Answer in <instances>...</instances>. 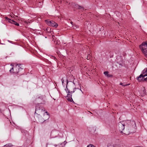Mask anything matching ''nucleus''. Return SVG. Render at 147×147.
Segmentation results:
<instances>
[{
  "mask_svg": "<svg viewBox=\"0 0 147 147\" xmlns=\"http://www.w3.org/2000/svg\"><path fill=\"white\" fill-rule=\"evenodd\" d=\"M43 111V110L40 109V107L38 108V106H36L35 115H36V114L38 115L39 121L41 123H43L44 121L45 120H44L43 118H41L40 116V112Z\"/></svg>",
  "mask_w": 147,
  "mask_h": 147,
  "instance_id": "f257e3e1",
  "label": "nucleus"
},
{
  "mask_svg": "<svg viewBox=\"0 0 147 147\" xmlns=\"http://www.w3.org/2000/svg\"><path fill=\"white\" fill-rule=\"evenodd\" d=\"M140 48L146 57L147 58V42H143L140 46Z\"/></svg>",
  "mask_w": 147,
  "mask_h": 147,
  "instance_id": "f03ea898",
  "label": "nucleus"
},
{
  "mask_svg": "<svg viewBox=\"0 0 147 147\" xmlns=\"http://www.w3.org/2000/svg\"><path fill=\"white\" fill-rule=\"evenodd\" d=\"M22 64H16V66L14 68L12 67V68L9 70V71L11 73L13 71H14L13 72L17 73H18L20 70L22 69V66H21Z\"/></svg>",
  "mask_w": 147,
  "mask_h": 147,
  "instance_id": "7ed1b4c3",
  "label": "nucleus"
},
{
  "mask_svg": "<svg viewBox=\"0 0 147 147\" xmlns=\"http://www.w3.org/2000/svg\"><path fill=\"white\" fill-rule=\"evenodd\" d=\"M144 75L141 74L138 77L137 79L139 81H141L144 78V77L147 76V68L145 69L143 71Z\"/></svg>",
  "mask_w": 147,
  "mask_h": 147,
  "instance_id": "20e7f679",
  "label": "nucleus"
},
{
  "mask_svg": "<svg viewBox=\"0 0 147 147\" xmlns=\"http://www.w3.org/2000/svg\"><path fill=\"white\" fill-rule=\"evenodd\" d=\"M125 124L124 121L120 122L118 124V129L120 132L122 133L125 128Z\"/></svg>",
  "mask_w": 147,
  "mask_h": 147,
  "instance_id": "39448f33",
  "label": "nucleus"
},
{
  "mask_svg": "<svg viewBox=\"0 0 147 147\" xmlns=\"http://www.w3.org/2000/svg\"><path fill=\"white\" fill-rule=\"evenodd\" d=\"M45 21L47 24L49 26L55 28H56L58 26L57 24L53 21H51L47 20H46Z\"/></svg>",
  "mask_w": 147,
  "mask_h": 147,
  "instance_id": "423d86ee",
  "label": "nucleus"
},
{
  "mask_svg": "<svg viewBox=\"0 0 147 147\" xmlns=\"http://www.w3.org/2000/svg\"><path fill=\"white\" fill-rule=\"evenodd\" d=\"M5 18L6 20V21L9 22L11 24H14L15 25L17 26H19V24L15 22L14 20H11L10 19L8 18L7 17H5Z\"/></svg>",
  "mask_w": 147,
  "mask_h": 147,
  "instance_id": "0eeeda50",
  "label": "nucleus"
},
{
  "mask_svg": "<svg viewBox=\"0 0 147 147\" xmlns=\"http://www.w3.org/2000/svg\"><path fill=\"white\" fill-rule=\"evenodd\" d=\"M68 80H67V84H68ZM66 88L67 89V90H66V89H65V90H66V92L67 93H68V94H69V93L70 94H72L73 93H74L75 90H76V89H77L78 88H74L73 89V91H70V90H68L67 88V86H66Z\"/></svg>",
  "mask_w": 147,
  "mask_h": 147,
  "instance_id": "6e6552de",
  "label": "nucleus"
},
{
  "mask_svg": "<svg viewBox=\"0 0 147 147\" xmlns=\"http://www.w3.org/2000/svg\"><path fill=\"white\" fill-rule=\"evenodd\" d=\"M71 96L72 95L71 94H67L66 98L68 100V101L71 102H72V101H73Z\"/></svg>",
  "mask_w": 147,
  "mask_h": 147,
  "instance_id": "1a4fd4ad",
  "label": "nucleus"
},
{
  "mask_svg": "<svg viewBox=\"0 0 147 147\" xmlns=\"http://www.w3.org/2000/svg\"><path fill=\"white\" fill-rule=\"evenodd\" d=\"M146 92L145 90L141 91L140 92V96H144L146 94Z\"/></svg>",
  "mask_w": 147,
  "mask_h": 147,
  "instance_id": "9d476101",
  "label": "nucleus"
},
{
  "mask_svg": "<svg viewBox=\"0 0 147 147\" xmlns=\"http://www.w3.org/2000/svg\"><path fill=\"white\" fill-rule=\"evenodd\" d=\"M113 147H121V145L119 144H115L113 145Z\"/></svg>",
  "mask_w": 147,
  "mask_h": 147,
  "instance_id": "9b49d317",
  "label": "nucleus"
},
{
  "mask_svg": "<svg viewBox=\"0 0 147 147\" xmlns=\"http://www.w3.org/2000/svg\"><path fill=\"white\" fill-rule=\"evenodd\" d=\"M104 74H105V75L106 76H107L109 74H108V71H105L104 72Z\"/></svg>",
  "mask_w": 147,
  "mask_h": 147,
  "instance_id": "f8f14e48",
  "label": "nucleus"
},
{
  "mask_svg": "<svg viewBox=\"0 0 147 147\" xmlns=\"http://www.w3.org/2000/svg\"><path fill=\"white\" fill-rule=\"evenodd\" d=\"M78 7L79 9H82V10H84V9L81 6L78 5Z\"/></svg>",
  "mask_w": 147,
  "mask_h": 147,
  "instance_id": "ddd939ff",
  "label": "nucleus"
},
{
  "mask_svg": "<svg viewBox=\"0 0 147 147\" xmlns=\"http://www.w3.org/2000/svg\"><path fill=\"white\" fill-rule=\"evenodd\" d=\"M5 146H6V147H7V146H9V147H10V146H12V145L11 144H6V145H5Z\"/></svg>",
  "mask_w": 147,
  "mask_h": 147,
  "instance_id": "4468645a",
  "label": "nucleus"
},
{
  "mask_svg": "<svg viewBox=\"0 0 147 147\" xmlns=\"http://www.w3.org/2000/svg\"><path fill=\"white\" fill-rule=\"evenodd\" d=\"M87 147H95L92 144H90L87 146Z\"/></svg>",
  "mask_w": 147,
  "mask_h": 147,
  "instance_id": "2eb2a0df",
  "label": "nucleus"
},
{
  "mask_svg": "<svg viewBox=\"0 0 147 147\" xmlns=\"http://www.w3.org/2000/svg\"><path fill=\"white\" fill-rule=\"evenodd\" d=\"M73 28L74 29H76L78 28V26L77 25H73Z\"/></svg>",
  "mask_w": 147,
  "mask_h": 147,
  "instance_id": "dca6fc26",
  "label": "nucleus"
},
{
  "mask_svg": "<svg viewBox=\"0 0 147 147\" xmlns=\"http://www.w3.org/2000/svg\"><path fill=\"white\" fill-rule=\"evenodd\" d=\"M45 114H46L47 115L48 118H49V114H48V113L46 111L44 113V115H45Z\"/></svg>",
  "mask_w": 147,
  "mask_h": 147,
  "instance_id": "f3484780",
  "label": "nucleus"
},
{
  "mask_svg": "<svg viewBox=\"0 0 147 147\" xmlns=\"http://www.w3.org/2000/svg\"><path fill=\"white\" fill-rule=\"evenodd\" d=\"M120 84L121 85H122V86H127V84H124V83H121Z\"/></svg>",
  "mask_w": 147,
  "mask_h": 147,
  "instance_id": "a211bd4d",
  "label": "nucleus"
},
{
  "mask_svg": "<svg viewBox=\"0 0 147 147\" xmlns=\"http://www.w3.org/2000/svg\"><path fill=\"white\" fill-rule=\"evenodd\" d=\"M61 81H62V85H63V83H64V80H63V78H62V79H61Z\"/></svg>",
  "mask_w": 147,
  "mask_h": 147,
  "instance_id": "6ab92c4d",
  "label": "nucleus"
},
{
  "mask_svg": "<svg viewBox=\"0 0 147 147\" xmlns=\"http://www.w3.org/2000/svg\"><path fill=\"white\" fill-rule=\"evenodd\" d=\"M112 76L111 75H110V74H109L108 75V76H107V77H112Z\"/></svg>",
  "mask_w": 147,
  "mask_h": 147,
  "instance_id": "aec40b11",
  "label": "nucleus"
},
{
  "mask_svg": "<svg viewBox=\"0 0 147 147\" xmlns=\"http://www.w3.org/2000/svg\"><path fill=\"white\" fill-rule=\"evenodd\" d=\"M44 96H40V97H38V98H40L41 99L42 98V99H43L44 98Z\"/></svg>",
  "mask_w": 147,
  "mask_h": 147,
  "instance_id": "412c9836",
  "label": "nucleus"
},
{
  "mask_svg": "<svg viewBox=\"0 0 147 147\" xmlns=\"http://www.w3.org/2000/svg\"><path fill=\"white\" fill-rule=\"evenodd\" d=\"M57 146V145H55V146H50V147H56V146Z\"/></svg>",
  "mask_w": 147,
  "mask_h": 147,
  "instance_id": "4be33fe9",
  "label": "nucleus"
},
{
  "mask_svg": "<svg viewBox=\"0 0 147 147\" xmlns=\"http://www.w3.org/2000/svg\"><path fill=\"white\" fill-rule=\"evenodd\" d=\"M87 59L88 60H89V59H90V58L89 57V56H88L87 57Z\"/></svg>",
  "mask_w": 147,
  "mask_h": 147,
  "instance_id": "5701e85b",
  "label": "nucleus"
},
{
  "mask_svg": "<svg viewBox=\"0 0 147 147\" xmlns=\"http://www.w3.org/2000/svg\"><path fill=\"white\" fill-rule=\"evenodd\" d=\"M30 22H27V21H25V23L27 24H28V23H29Z\"/></svg>",
  "mask_w": 147,
  "mask_h": 147,
  "instance_id": "b1692460",
  "label": "nucleus"
},
{
  "mask_svg": "<svg viewBox=\"0 0 147 147\" xmlns=\"http://www.w3.org/2000/svg\"><path fill=\"white\" fill-rule=\"evenodd\" d=\"M144 80H145L147 81V77L146 78H145Z\"/></svg>",
  "mask_w": 147,
  "mask_h": 147,
  "instance_id": "393cba45",
  "label": "nucleus"
},
{
  "mask_svg": "<svg viewBox=\"0 0 147 147\" xmlns=\"http://www.w3.org/2000/svg\"><path fill=\"white\" fill-rule=\"evenodd\" d=\"M54 131H52L51 133V134H53V133H54Z\"/></svg>",
  "mask_w": 147,
  "mask_h": 147,
  "instance_id": "a878e982",
  "label": "nucleus"
},
{
  "mask_svg": "<svg viewBox=\"0 0 147 147\" xmlns=\"http://www.w3.org/2000/svg\"><path fill=\"white\" fill-rule=\"evenodd\" d=\"M8 42L11 43V41H10L9 40H8Z\"/></svg>",
  "mask_w": 147,
  "mask_h": 147,
  "instance_id": "bb28decb",
  "label": "nucleus"
},
{
  "mask_svg": "<svg viewBox=\"0 0 147 147\" xmlns=\"http://www.w3.org/2000/svg\"><path fill=\"white\" fill-rule=\"evenodd\" d=\"M46 31H48V29H47V28H46Z\"/></svg>",
  "mask_w": 147,
  "mask_h": 147,
  "instance_id": "cd10ccee",
  "label": "nucleus"
},
{
  "mask_svg": "<svg viewBox=\"0 0 147 147\" xmlns=\"http://www.w3.org/2000/svg\"><path fill=\"white\" fill-rule=\"evenodd\" d=\"M11 66H13V65H12V64H11Z\"/></svg>",
  "mask_w": 147,
  "mask_h": 147,
  "instance_id": "c85d7f7f",
  "label": "nucleus"
},
{
  "mask_svg": "<svg viewBox=\"0 0 147 147\" xmlns=\"http://www.w3.org/2000/svg\"><path fill=\"white\" fill-rule=\"evenodd\" d=\"M132 122L133 123H134L135 124V123H134V121H132Z\"/></svg>",
  "mask_w": 147,
  "mask_h": 147,
  "instance_id": "c756f323",
  "label": "nucleus"
},
{
  "mask_svg": "<svg viewBox=\"0 0 147 147\" xmlns=\"http://www.w3.org/2000/svg\"><path fill=\"white\" fill-rule=\"evenodd\" d=\"M125 134H129V133H128L127 134L126 133H125Z\"/></svg>",
  "mask_w": 147,
  "mask_h": 147,
  "instance_id": "7c9ffc66",
  "label": "nucleus"
},
{
  "mask_svg": "<svg viewBox=\"0 0 147 147\" xmlns=\"http://www.w3.org/2000/svg\"><path fill=\"white\" fill-rule=\"evenodd\" d=\"M127 122H128V123H129V122H130V121H127Z\"/></svg>",
  "mask_w": 147,
  "mask_h": 147,
  "instance_id": "2f4dec72",
  "label": "nucleus"
},
{
  "mask_svg": "<svg viewBox=\"0 0 147 147\" xmlns=\"http://www.w3.org/2000/svg\"><path fill=\"white\" fill-rule=\"evenodd\" d=\"M72 22H71V24H72Z\"/></svg>",
  "mask_w": 147,
  "mask_h": 147,
  "instance_id": "473e14b6",
  "label": "nucleus"
},
{
  "mask_svg": "<svg viewBox=\"0 0 147 147\" xmlns=\"http://www.w3.org/2000/svg\"><path fill=\"white\" fill-rule=\"evenodd\" d=\"M1 44H4L1 43Z\"/></svg>",
  "mask_w": 147,
  "mask_h": 147,
  "instance_id": "72a5a7b5",
  "label": "nucleus"
},
{
  "mask_svg": "<svg viewBox=\"0 0 147 147\" xmlns=\"http://www.w3.org/2000/svg\"><path fill=\"white\" fill-rule=\"evenodd\" d=\"M53 57L55 58V59H56L55 57Z\"/></svg>",
  "mask_w": 147,
  "mask_h": 147,
  "instance_id": "f704fd0d",
  "label": "nucleus"
},
{
  "mask_svg": "<svg viewBox=\"0 0 147 147\" xmlns=\"http://www.w3.org/2000/svg\"><path fill=\"white\" fill-rule=\"evenodd\" d=\"M125 122V123H126V122Z\"/></svg>",
  "mask_w": 147,
  "mask_h": 147,
  "instance_id": "c9c22d12",
  "label": "nucleus"
},
{
  "mask_svg": "<svg viewBox=\"0 0 147 147\" xmlns=\"http://www.w3.org/2000/svg\"><path fill=\"white\" fill-rule=\"evenodd\" d=\"M81 90V91L82 92V90Z\"/></svg>",
  "mask_w": 147,
  "mask_h": 147,
  "instance_id": "e433bc0d",
  "label": "nucleus"
}]
</instances>
